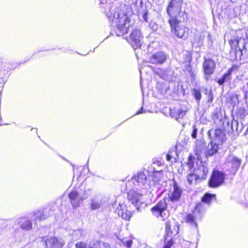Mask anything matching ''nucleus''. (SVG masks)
<instances>
[{
    "instance_id": "obj_1",
    "label": "nucleus",
    "mask_w": 248,
    "mask_h": 248,
    "mask_svg": "<svg viewBox=\"0 0 248 248\" xmlns=\"http://www.w3.org/2000/svg\"><path fill=\"white\" fill-rule=\"evenodd\" d=\"M131 15V9L124 5L123 7L116 8L113 15L109 16L108 18L111 21L112 26L116 27L117 36L123 35L131 30L126 39L132 46L136 49L142 45L143 37L139 29L129 26L130 16Z\"/></svg>"
},
{
    "instance_id": "obj_2",
    "label": "nucleus",
    "mask_w": 248,
    "mask_h": 248,
    "mask_svg": "<svg viewBox=\"0 0 248 248\" xmlns=\"http://www.w3.org/2000/svg\"><path fill=\"white\" fill-rule=\"evenodd\" d=\"M49 214L46 210H37L35 211L31 217H22L18 218L15 221V224L18 225L20 228L24 231H29L32 229V223L31 220L34 221V224H37V221H40L46 219Z\"/></svg>"
},
{
    "instance_id": "obj_3",
    "label": "nucleus",
    "mask_w": 248,
    "mask_h": 248,
    "mask_svg": "<svg viewBox=\"0 0 248 248\" xmlns=\"http://www.w3.org/2000/svg\"><path fill=\"white\" fill-rule=\"evenodd\" d=\"M194 160L195 158L191 156L188 157L187 165L190 170H192L201 179H205L208 172V164L200 160H197L194 164Z\"/></svg>"
},
{
    "instance_id": "obj_4",
    "label": "nucleus",
    "mask_w": 248,
    "mask_h": 248,
    "mask_svg": "<svg viewBox=\"0 0 248 248\" xmlns=\"http://www.w3.org/2000/svg\"><path fill=\"white\" fill-rule=\"evenodd\" d=\"M182 5V0H172L170 2L167 10L170 19H183V21H185L187 16L185 12L181 10Z\"/></svg>"
},
{
    "instance_id": "obj_5",
    "label": "nucleus",
    "mask_w": 248,
    "mask_h": 248,
    "mask_svg": "<svg viewBox=\"0 0 248 248\" xmlns=\"http://www.w3.org/2000/svg\"><path fill=\"white\" fill-rule=\"evenodd\" d=\"M148 175V171H146V173L144 171H140L137 175L132 177V182L136 186H138L137 188L147 192V190L150 187L151 185L150 177Z\"/></svg>"
},
{
    "instance_id": "obj_6",
    "label": "nucleus",
    "mask_w": 248,
    "mask_h": 248,
    "mask_svg": "<svg viewBox=\"0 0 248 248\" xmlns=\"http://www.w3.org/2000/svg\"><path fill=\"white\" fill-rule=\"evenodd\" d=\"M137 190L135 189L130 190L127 193V199L130 203L133 204L136 208L137 209L140 211V207L138 205L139 202H140V205L141 206L145 205V204L143 202H140L141 197L146 194L147 192L145 190H142L136 188Z\"/></svg>"
},
{
    "instance_id": "obj_7",
    "label": "nucleus",
    "mask_w": 248,
    "mask_h": 248,
    "mask_svg": "<svg viewBox=\"0 0 248 248\" xmlns=\"http://www.w3.org/2000/svg\"><path fill=\"white\" fill-rule=\"evenodd\" d=\"M183 19H169V23L171 32L178 37L185 39L186 38L188 35V29L184 26H179L180 22Z\"/></svg>"
},
{
    "instance_id": "obj_8",
    "label": "nucleus",
    "mask_w": 248,
    "mask_h": 248,
    "mask_svg": "<svg viewBox=\"0 0 248 248\" xmlns=\"http://www.w3.org/2000/svg\"><path fill=\"white\" fill-rule=\"evenodd\" d=\"M207 135L209 138L216 143L219 144L226 141L227 138L224 129H211L208 130Z\"/></svg>"
},
{
    "instance_id": "obj_9",
    "label": "nucleus",
    "mask_w": 248,
    "mask_h": 248,
    "mask_svg": "<svg viewBox=\"0 0 248 248\" xmlns=\"http://www.w3.org/2000/svg\"><path fill=\"white\" fill-rule=\"evenodd\" d=\"M190 108L191 107L189 104L187 102H185L181 104L178 108H170V114L171 117L178 120L179 119H182Z\"/></svg>"
},
{
    "instance_id": "obj_10",
    "label": "nucleus",
    "mask_w": 248,
    "mask_h": 248,
    "mask_svg": "<svg viewBox=\"0 0 248 248\" xmlns=\"http://www.w3.org/2000/svg\"><path fill=\"white\" fill-rule=\"evenodd\" d=\"M225 174L217 170H214L209 181V186L211 187H217L221 186L224 181Z\"/></svg>"
},
{
    "instance_id": "obj_11",
    "label": "nucleus",
    "mask_w": 248,
    "mask_h": 248,
    "mask_svg": "<svg viewBox=\"0 0 248 248\" xmlns=\"http://www.w3.org/2000/svg\"><path fill=\"white\" fill-rule=\"evenodd\" d=\"M243 31L242 30H238L236 31L235 36L229 41L230 45L231 47L232 51L239 48V44H241L242 47L245 48L246 46V42L243 39Z\"/></svg>"
},
{
    "instance_id": "obj_12",
    "label": "nucleus",
    "mask_w": 248,
    "mask_h": 248,
    "mask_svg": "<svg viewBox=\"0 0 248 248\" xmlns=\"http://www.w3.org/2000/svg\"><path fill=\"white\" fill-rule=\"evenodd\" d=\"M227 163L231 171L235 173L241 165V160L235 155H231L227 158Z\"/></svg>"
},
{
    "instance_id": "obj_13",
    "label": "nucleus",
    "mask_w": 248,
    "mask_h": 248,
    "mask_svg": "<svg viewBox=\"0 0 248 248\" xmlns=\"http://www.w3.org/2000/svg\"><path fill=\"white\" fill-rule=\"evenodd\" d=\"M169 199L164 198L160 200L155 206H154L151 210L153 214L155 215V213L159 215L162 217H163V212L167 208V201H169Z\"/></svg>"
},
{
    "instance_id": "obj_14",
    "label": "nucleus",
    "mask_w": 248,
    "mask_h": 248,
    "mask_svg": "<svg viewBox=\"0 0 248 248\" xmlns=\"http://www.w3.org/2000/svg\"><path fill=\"white\" fill-rule=\"evenodd\" d=\"M216 64L215 62L211 59L204 58L202 67L204 74L212 75L215 71Z\"/></svg>"
},
{
    "instance_id": "obj_15",
    "label": "nucleus",
    "mask_w": 248,
    "mask_h": 248,
    "mask_svg": "<svg viewBox=\"0 0 248 248\" xmlns=\"http://www.w3.org/2000/svg\"><path fill=\"white\" fill-rule=\"evenodd\" d=\"M115 212L117 213L119 217L126 220H129L132 216L131 212L126 209L125 204L120 202L119 203V206L117 207Z\"/></svg>"
},
{
    "instance_id": "obj_16",
    "label": "nucleus",
    "mask_w": 248,
    "mask_h": 248,
    "mask_svg": "<svg viewBox=\"0 0 248 248\" xmlns=\"http://www.w3.org/2000/svg\"><path fill=\"white\" fill-rule=\"evenodd\" d=\"M46 248H62L64 245V241L61 239L51 237L47 239L46 242Z\"/></svg>"
},
{
    "instance_id": "obj_17",
    "label": "nucleus",
    "mask_w": 248,
    "mask_h": 248,
    "mask_svg": "<svg viewBox=\"0 0 248 248\" xmlns=\"http://www.w3.org/2000/svg\"><path fill=\"white\" fill-rule=\"evenodd\" d=\"M182 193V190L175 181L173 182V191L169 195V199L172 202L179 201Z\"/></svg>"
},
{
    "instance_id": "obj_18",
    "label": "nucleus",
    "mask_w": 248,
    "mask_h": 248,
    "mask_svg": "<svg viewBox=\"0 0 248 248\" xmlns=\"http://www.w3.org/2000/svg\"><path fill=\"white\" fill-rule=\"evenodd\" d=\"M167 59L166 54L159 51L153 54L150 58V61L154 64H162L164 63Z\"/></svg>"
},
{
    "instance_id": "obj_19",
    "label": "nucleus",
    "mask_w": 248,
    "mask_h": 248,
    "mask_svg": "<svg viewBox=\"0 0 248 248\" xmlns=\"http://www.w3.org/2000/svg\"><path fill=\"white\" fill-rule=\"evenodd\" d=\"M70 202L73 208L78 207L80 205V197H78V192L76 190L71 191L68 195Z\"/></svg>"
},
{
    "instance_id": "obj_20",
    "label": "nucleus",
    "mask_w": 248,
    "mask_h": 248,
    "mask_svg": "<svg viewBox=\"0 0 248 248\" xmlns=\"http://www.w3.org/2000/svg\"><path fill=\"white\" fill-rule=\"evenodd\" d=\"M218 144L216 143L213 141H211L207 146V150L206 152V156L207 157L211 156L217 153L218 149Z\"/></svg>"
},
{
    "instance_id": "obj_21",
    "label": "nucleus",
    "mask_w": 248,
    "mask_h": 248,
    "mask_svg": "<svg viewBox=\"0 0 248 248\" xmlns=\"http://www.w3.org/2000/svg\"><path fill=\"white\" fill-rule=\"evenodd\" d=\"M233 67H232L229 68L227 73H225L223 76L217 81V82L220 85H223L226 81L229 80L232 78V74L233 71Z\"/></svg>"
},
{
    "instance_id": "obj_22",
    "label": "nucleus",
    "mask_w": 248,
    "mask_h": 248,
    "mask_svg": "<svg viewBox=\"0 0 248 248\" xmlns=\"http://www.w3.org/2000/svg\"><path fill=\"white\" fill-rule=\"evenodd\" d=\"M231 53L234 54V56L232 57V59H241L242 56L246 53V47H239V48L231 51Z\"/></svg>"
},
{
    "instance_id": "obj_23",
    "label": "nucleus",
    "mask_w": 248,
    "mask_h": 248,
    "mask_svg": "<svg viewBox=\"0 0 248 248\" xmlns=\"http://www.w3.org/2000/svg\"><path fill=\"white\" fill-rule=\"evenodd\" d=\"M208 207V205L202 202L199 203L195 206L193 214L196 215L197 213H199L200 215H202L205 213Z\"/></svg>"
},
{
    "instance_id": "obj_24",
    "label": "nucleus",
    "mask_w": 248,
    "mask_h": 248,
    "mask_svg": "<svg viewBox=\"0 0 248 248\" xmlns=\"http://www.w3.org/2000/svg\"><path fill=\"white\" fill-rule=\"evenodd\" d=\"M133 6L139 14L140 13H143L144 10L147 9L146 7L144 5L142 0H136L133 3Z\"/></svg>"
},
{
    "instance_id": "obj_25",
    "label": "nucleus",
    "mask_w": 248,
    "mask_h": 248,
    "mask_svg": "<svg viewBox=\"0 0 248 248\" xmlns=\"http://www.w3.org/2000/svg\"><path fill=\"white\" fill-rule=\"evenodd\" d=\"M215 194H212L210 193H206L202 197V202L209 206L212 202V200H213V199H215Z\"/></svg>"
},
{
    "instance_id": "obj_26",
    "label": "nucleus",
    "mask_w": 248,
    "mask_h": 248,
    "mask_svg": "<svg viewBox=\"0 0 248 248\" xmlns=\"http://www.w3.org/2000/svg\"><path fill=\"white\" fill-rule=\"evenodd\" d=\"M248 114V111L244 107L239 108L236 112L237 117L240 120L244 119Z\"/></svg>"
},
{
    "instance_id": "obj_27",
    "label": "nucleus",
    "mask_w": 248,
    "mask_h": 248,
    "mask_svg": "<svg viewBox=\"0 0 248 248\" xmlns=\"http://www.w3.org/2000/svg\"><path fill=\"white\" fill-rule=\"evenodd\" d=\"M163 176V171L162 170L154 171L153 174V181L155 183H159L162 179Z\"/></svg>"
},
{
    "instance_id": "obj_28",
    "label": "nucleus",
    "mask_w": 248,
    "mask_h": 248,
    "mask_svg": "<svg viewBox=\"0 0 248 248\" xmlns=\"http://www.w3.org/2000/svg\"><path fill=\"white\" fill-rule=\"evenodd\" d=\"M190 171V173L187 176V181L190 185H191L196 182L197 180L201 179L195 175V173L192 170Z\"/></svg>"
},
{
    "instance_id": "obj_29",
    "label": "nucleus",
    "mask_w": 248,
    "mask_h": 248,
    "mask_svg": "<svg viewBox=\"0 0 248 248\" xmlns=\"http://www.w3.org/2000/svg\"><path fill=\"white\" fill-rule=\"evenodd\" d=\"M231 127L233 131H241L242 130V124L239 125L238 121L233 120L232 122Z\"/></svg>"
},
{
    "instance_id": "obj_30",
    "label": "nucleus",
    "mask_w": 248,
    "mask_h": 248,
    "mask_svg": "<svg viewBox=\"0 0 248 248\" xmlns=\"http://www.w3.org/2000/svg\"><path fill=\"white\" fill-rule=\"evenodd\" d=\"M192 94L195 98L197 102L199 104L202 98L201 91L200 89H193L192 90Z\"/></svg>"
},
{
    "instance_id": "obj_31",
    "label": "nucleus",
    "mask_w": 248,
    "mask_h": 248,
    "mask_svg": "<svg viewBox=\"0 0 248 248\" xmlns=\"http://www.w3.org/2000/svg\"><path fill=\"white\" fill-rule=\"evenodd\" d=\"M101 205L100 202L96 199H92L91 200L90 208L92 210H95L98 209Z\"/></svg>"
},
{
    "instance_id": "obj_32",
    "label": "nucleus",
    "mask_w": 248,
    "mask_h": 248,
    "mask_svg": "<svg viewBox=\"0 0 248 248\" xmlns=\"http://www.w3.org/2000/svg\"><path fill=\"white\" fill-rule=\"evenodd\" d=\"M166 235L168 236H170L173 233V232L171 229V225L169 222H167L166 223Z\"/></svg>"
},
{
    "instance_id": "obj_33",
    "label": "nucleus",
    "mask_w": 248,
    "mask_h": 248,
    "mask_svg": "<svg viewBox=\"0 0 248 248\" xmlns=\"http://www.w3.org/2000/svg\"><path fill=\"white\" fill-rule=\"evenodd\" d=\"M103 245V242L102 241H93L91 243L89 246V248H100V245Z\"/></svg>"
},
{
    "instance_id": "obj_34",
    "label": "nucleus",
    "mask_w": 248,
    "mask_h": 248,
    "mask_svg": "<svg viewBox=\"0 0 248 248\" xmlns=\"http://www.w3.org/2000/svg\"><path fill=\"white\" fill-rule=\"evenodd\" d=\"M186 220L188 223H194L196 225V224L195 222V217H194V215L192 214H188L186 217Z\"/></svg>"
},
{
    "instance_id": "obj_35",
    "label": "nucleus",
    "mask_w": 248,
    "mask_h": 248,
    "mask_svg": "<svg viewBox=\"0 0 248 248\" xmlns=\"http://www.w3.org/2000/svg\"><path fill=\"white\" fill-rule=\"evenodd\" d=\"M89 192H90V189L86 190L84 191L83 194L80 197V199L81 201H82L88 198V197L90 195V194L89 193Z\"/></svg>"
},
{
    "instance_id": "obj_36",
    "label": "nucleus",
    "mask_w": 248,
    "mask_h": 248,
    "mask_svg": "<svg viewBox=\"0 0 248 248\" xmlns=\"http://www.w3.org/2000/svg\"><path fill=\"white\" fill-rule=\"evenodd\" d=\"M243 31V39L246 42L247 44V41L248 40V30H241Z\"/></svg>"
},
{
    "instance_id": "obj_37",
    "label": "nucleus",
    "mask_w": 248,
    "mask_h": 248,
    "mask_svg": "<svg viewBox=\"0 0 248 248\" xmlns=\"http://www.w3.org/2000/svg\"><path fill=\"white\" fill-rule=\"evenodd\" d=\"M198 129L195 125L193 126V131L191 133V137L193 139H196L197 137Z\"/></svg>"
},
{
    "instance_id": "obj_38",
    "label": "nucleus",
    "mask_w": 248,
    "mask_h": 248,
    "mask_svg": "<svg viewBox=\"0 0 248 248\" xmlns=\"http://www.w3.org/2000/svg\"><path fill=\"white\" fill-rule=\"evenodd\" d=\"M173 245V241L171 238L170 240H168L167 242L165 243L163 248H170Z\"/></svg>"
},
{
    "instance_id": "obj_39",
    "label": "nucleus",
    "mask_w": 248,
    "mask_h": 248,
    "mask_svg": "<svg viewBox=\"0 0 248 248\" xmlns=\"http://www.w3.org/2000/svg\"><path fill=\"white\" fill-rule=\"evenodd\" d=\"M140 14L142 15V18L145 22L148 21V18H147L148 12H147V9L144 10L143 11V13H140Z\"/></svg>"
},
{
    "instance_id": "obj_40",
    "label": "nucleus",
    "mask_w": 248,
    "mask_h": 248,
    "mask_svg": "<svg viewBox=\"0 0 248 248\" xmlns=\"http://www.w3.org/2000/svg\"><path fill=\"white\" fill-rule=\"evenodd\" d=\"M124 244L125 246H126L128 248H130L131 247L132 244V241L131 240L125 241L124 242Z\"/></svg>"
},
{
    "instance_id": "obj_41",
    "label": "nucleus",
    "mask_w": 248,
    "mask_h": 248,
    "mask_svg": "<svg viewBox=\"0 0 248 248\" xmlns=\"http://www.w3.org/2000/svg\"><path fill=\"white\" fill-rule=\"evenodd\" d=\"M207 102L208 103L212 102L213 101L214 98L213 92H212V93H210L208 95H207Z\"/></svg>"
},
{
    "instance_id": "obj_42",
    "label": "nucleus",
    "mask_w": 248,
    "mask_h": 248,
    "mask_svg": "<svg viewBox=\"0 0 248 248\" xmlns=\"http://www.w3.org/2000/svg\"><path fill=\"white\" fill-rule=\"evenodd\" d=\"M243 92L244 93V99L246 101L247 100V99H248V89H245V88L244 87V88H243Z\"/></svg>"
},
{
    "instance_id": "obj_43",
    "label": "nucleus",
    "mask_w": 248,
    "mask_h": 248,
    "mask_svg": "<svg viewBox=\"0 0 248 248\" xmlns=\"http://www.w3.org/2000/svg\"><path fill=\"white\" fill-rule=\"evenodd\" d=\"M212 91L211 89H209L207 88H206L205 89V94L207 96L210 93H212Z\"/></svg>"
},
{
    "instance_id": "obj_44",
    "label": "nucleus",
    "mask_w": 248,
    "mask_h": 248,
    "mask_svg": "<svg viewBox=\"0 0 248 248\" xmlns=\"http://www.w3.org/2000/svg\"><path fill=\"white\" fill-rule=\"evenodd\" d=\"M163 89L161 88V93H166L168 89L167 86H166L165 85L163 84Z\"/></svg>"
},
{
    "instance_id": "obj_45",
    "label": "nucleus",
    "mask_w": 248,
    "mask_h": 248,
    "mask_svg": "<svg viewBox=\"0 0 248 248\" xmlns=\"http://www.w3.org/2000/svg\"><path fill=\"white\" fill-rule=\"evenodd\" d=\"M146 110H144L143 107H141V108L136 113V114H140L142 113L146 112Z\"/></svg>"
},
{
    "instance_id": "obj_46",
    "label": "nucleus",
    "mask_w": 248,
    "mask_h": 248,
    "mask_svg": "<svg viewBox=\"0 0 248 248\" xmlns=\"http://www.w3.org/2000/svg\"><path fill=\"white\" fill-rule=\"evenodd\" d=\"M108 245L107 243H105L103 242V245H100L99 247L100 248H108Z\"/></svg>"
},
{
    "instance_id": "obj_47",
    "label": "nucleus",
    "mask_w": 248,
    "mask_h": 248,
    "mask_svg": "<svg viewBox=\"0 0 248 248\" xmlns=\"http://www.w3.org/2000/svg\"><path fill=\"white\" fill-rule=\"evenodd\" d=\"M211 75H209V74H205V76H204L205 79L206 81H208L209 80L210 77Z\"/></svg>"
},
{
    "instance_id": "obj_48",
    "label": "nucleus",
    "mask_w": 248,
    "mask_h": 248,
    "mask_svg": "<svg viewBox=\"0 0 248 248\" xmlns=\"http://www.w3.org/2000/svg\"><path fill=\"white\" fill-rule=\"evenodd\" d=\"M172 155H170V154H168L167 155H166V159L168 161H170L172 158Z\"/></svg>"
},
{
    "instance_id": "obj_49",
    "label": "nucleus",
    "mask_w": 248,
    "mask_h": 248,
    "mask_svg": "<svg viewBox=\"0 0 248 248\" xmlns=\"http://www.w3.org/2000/svg\"><path fill=\"white\" fill-rule=\"evenodd\" d=\"M231 1H232V2H235L236 1H237L238 0H230Z\"/></svg>"
},
{
    "instance_id": "obj_50",
    "label": "nucleus",
    "mask_w": 248,
    "mask_h": 248,
    "mask_svg": "<svg viewBox=\"0 0 248 248\" xmlns=\"http://www.w3.org/2000/svg\"><path fill=\"white\" fill-rule=\"evenodd\" d=\"M196 150H198V152L200 151V149L199 148L198 145L196 146Z\"/></svg>"
},
{
    "instance_id": "obj_51",
    "label": "nucleus",
    "mask_w": 248,
    "mask_h": 248,
    "mask_svg": "<svg viewBox=\"0 0 248 248\" xmlns=\"http://www.w3.org/2000/svg\"><path fill=\"white\" fill-rule=\"evenodd\" d=\"M161 86V84H159V83H158V84H157V88H158L159 90L160 89V88H159V86Z\"/></svg>"
},
{
    "instance_id": "obj_52",
    "label": "nucleus",
    "mask_w": 248,
    "mask_h": 248,
    "mask_svg": "<svg viewBox=\"0 0 248 248\" xmlns=\"http://www.w3.org/2000/svg\"><path fill=\"white\" fill-rule=\"evenodd\" d=\"M155 73H156V74H157V75H159V74H160L159 72H158V71H155Z\"/></svg>"
},
{
    "instance_id": "obj_53",
    "label": "nucleus",
    "mask_w": 248,
    "mask_h": 248,
    "mask_svg": "<svg viewBox=\"0 0 248 248\" xmlns=\"http://www.w3.org/2000/svg\"><path fill=\"white\" fill-rule=\"evenodd\" d=\"M3 221L2 220H0V224L2 223Z\"/></svg>"
},
{
    "instance_id": "obj_54",
    "label": "nucleus",
    "mask_w": 248,
    "mask_h": 248,
    "mask_svg": "<svg viewBox=\"0 0 248 248\" xmlns=\"http://www.w3.org/2000/svg\"><path fill=\"white\" fill-rule=\"evenodd\" d=\"M247 88L248 89V83H247Z\"/></svg>"
},
{
    "instance_id": "obj_55",
    "label": "nucleus",
    "mask_w": 248,
    "mask_h": 248,
    "mask_svg": "<svg viewBox=\"0 0 248 248\" xmlns=\"http://www.w3.org/2000/svg\"><path fill=\"white\" fill-rule=\"evenodd\" d=\"M157 163H158V164L159 163L160 164V163L159 161H158Z\"/></svg>"
}]
</instances>
